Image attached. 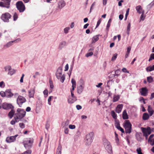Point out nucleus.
<instances>
[{
  "mask_svg": "<svg viewBox=\"0 0 154 154\" xmlns=\"http://www.w3.org/2000/svg\"><path fill=\"white\" fill-rule=\"evenodd\" d=\"M69 69V65L68 64H67L65 66V69L64 70L65 71H67Z\"/></svg>",
  "mask_w": 154,
  "mask_h": 154,
  "instance_id": "obj_63",
  "label": "nucleus"
},
{
  "mask_svg": "<svg viewBox=\"0 0 154 154\" xmlns=\"http://www.w3.org/2000/svg\"><path fill=\"white\" fill-rule=\"evenodd\" d=\"M16 7L20 12H23L25 9L24 5L22 1H18L16 4Z\"/></svg>",
  "mask_w": 154,
  "mask_h": 154,
  "instance_id": "obj_4",
  "label": "nucleus"
},
{
  "mask_svg": "<svg viewBox=\"0 0 154 154\" xmlns=\"http://www.w3.org/2000/svg\"><path fill=\"white\" fill-rule=\"evenodd\" d=\"M0 95H1L2 97H4L6 95V92H5L1 91L0 92Z\"/></svg>",
  "mask_w": 154,
  "mask_h": 154,
  "instance_id": "obj_47",
  "label": "nucleus"
},
{
  "mask_svg": "<svg viewBox=\"0 0 154 154\" xmlns=\"http://www.w3.org/2000/svg\"><path fill=\"white\" fill-rule=\"evenodd\" d=\"M64 132L66 134H68L69 132V129L67 128H64Z\"/></svg>",
  "mask_w": 154,
  "mask_h": 154,
  "instance_id": "obj_57",
  "label": "nucleus"
},
{
  "mask_svg": "<svg viewBox=\"0 0 154 154\" xmlns=\"http://www.w3.org/2000/svg\"><path fill=\"white\" fill-rule=\"evenodd\" d=\"M4 3L5 8H10V2L11 0H1Z\"/></svg>",
  "mask_w": 154,
  "mask_h": 154,
  "instance_id": "obj_15",
  "label": "nucleus"
},
{
  "mask_svg": "<svg viewBox=\"0 0 154 154\" xmlns=\"http://www.w3.org/2000/svg\"><path fill=\"white\" fill-rule=\"evenodd\" d=\"M102 21L101 18L98 21L97 23V25L96 28L100 24Z\"/></svg>",
  "mask_w": 154,
  "mask_h": 154,
  "instance_id": "obj_51",
  "label": "nucleus"
},
{
  "mask_svg": "<svg viewBox=\"0 0 154 154\" xmlns=\"http://www.w3.org/2000/svg\"><path fill=\"white\" fill-rule=\"evenodd\" d=\"M18 136V134H16L13 136L8 137L6 139V141L8 143H11L14 142L16 140V138Z\"/></svg>",
  "mask_w": 154,
  "mask_h": 154,
  "instance_id": "obj_9",
  "label": "nucleus"
},
{
  "mask_svg": "<svg viewBox=\"0 0 154 154\" xmlns=\"http://www.w3.org/2000/svg\"><path fill=\"white\" fill-rule=\"evenodd\" d=\"M131 48L130 47H129L127 48V51L125 55V58H128V57L129 55V54L130 51L131 50Z\"/></svg>",
  "mask_w": 154,
  "mask_h": 154,
  "instance_id": "obj_28",
  "label": "nucleus"
},
{
  "mask_svg": "<svg viewBox=\"0 0 154 154\" xmlns=\"http://www.w3.org/2000/svg\"><path fill=\"white\" fill-rule=\"evenodd\" d=\"M6 95L8 97H11L13 95V94L11 93V90H7L6 91Z\"/></svg>",
  "mask_w": 154,
  "mask_h": 154,
  "instance_id": "obj_21",
  "label": "nucleus"
},
{
  "mask_svg": "<svg viewBox=\"0 0 154 154\" xmlns=\"http://www.w3.org/2000/svg\"><path fill=\"white\" fill-rule=\"evenodd\" d=\"M65 75L64 74H63L60 78V81L61 82L63 83L65 79Z\"/></svg>",
  "mask_w": 154,
  "mask_h": 154,
  "instance_id": "obj_38",
  "label": "nucleus"
},
{
  "mask_svg": "<svg viewBox=\"0 0 154 154\" xmlns=\"http://www.w3.org/2000/svg\"><path fill=\"white\" fill-rule=\"evenodd\" d=\"M93 135L94 133L93 132H91L86 135L85 141L87 145H89L91 143L92 141Z\"/></svg>",
  "mask_w": 154,
  "mask_h": 154,
  "instance_id": "obj_5",
  "label": "nucleus"
},
{
  "mask_svg": "<svg viewBox=\"0 0 154 154\" xmlns=\"http://www.w3.org/2000/svg\"><path fill=\"white\" fill-rule=\"evenodd\" d=\"M65 5V3L63 0H60L58 3V7L60 9H61Z\"/></svg>",
  "mask_w": 154,
  "mask_h": 154,
  "instance_id": "obj_16",
  "label": "nucleus"
},
{
  "mask_svg": "<svg viewBox=\"0 0 154 154\" xmlns=\"http://www.w3.org/2000/svg\"><path fill=\"white\" fill-rule=\"evenodd\" d=\"M120 72V71L119 69L116 70L115 72V73L113 75V77H114L116 76H118L119 75Z\"/></svg>",
  "mask_w": 154,
  "mask_h": 154,
  "instance_id": "obj_31",
  "label": "nucleus"
},
{
  "mask_svg": "<svg viewBox=\"0 0 154 154\" xmlns=\"http://www.w3.org/2000/svg\"><path fill=\"white\" fill-rule=\"evenodd\" d=\"M99 39V37L97 36H95L94 37L93 39H92V43H95L96 41H97Z\"/></svg>",
  "mask_w": 154,
  "mask_h": 154,
  "instance_id": "obj_34",
  "label": "nucleus"
},
{
  "mask_svg": "<svg viewBox=\"0 0 154 154\" xmlns=\"http://www.w3.org/2000/svg\"><path fill=\"white\" fill-rule=\"evenodd\" d=\"M136 151L138 154H143L141 152V149L140 147L137 149Z\"/></svg>",
  "mask_w": 154,
  "mask_h": 154,
  "instance_id": "obj_44",
  "label": "nucleus"
},
{
  "mask_svg": "<svg viewBox=\"0 0 154 154\" xmlns=\"http://www.w3.org/2000/svg\"><path fill=\"white\" fill-rule=\"evenodd\" d=\"M111 23H107V24L106 27V29L107 31L109 30V28L110 26Z\"/></svg>",
  "mask_w": 154,
  "mask_h": 154,
  "instance_id": "obj_58",
  "label": "nucleus"
},
{
  "mask_svg": "<svg viewBox=\"0 0 154 154\" xmlns=\"http://www.w3.org/2000/svg\"><path fill=\"white\" fill-rule=\"evenodd\" d=\"M26 114V112L24 110L18 108L15 114L14 119L17 122H18L25 116Z\"/></svg>",
  "mask_w": 154,
  "mask_h": 154,
  "instance_id": "obj_1",
  "label": "nucleus"
},
{
  "mask_svg": "<svg viewBox=\"0 0 154 154\" xmlns=\"http://www.w3.org/2000/svg\"><path fill=\"white\" fill-rule=\"evenodd\" d=\"M0 6L5 8V6L4 4V3L3 2H0Z\"/></svg>",
  "mask_w": 154,
  "mask_h": 154,
  "instance_id": "obj_61",
  "label": "nucleus"
},
{
  "mask_svg": "<svg viewBox=\"0 0 154 154\" xmlns=\"http://www.w3.org/2000/svg\"><path fill=\"white\" fill-rule=\"evenodd\" d=\"M141 129L143 133V136L145 137L146 139H147L148 135L151 133L150 128L149 127H148L147 128L142 127Z\"/></svg>",
  "mask_w": 154,
  "mask_h": 154,
  "instance_id": "obj_7",
  "label": "nucleus"
},
{
  "mask_svg": "<svg viewBox=\"0 0 154 154\" xmlns=\"http://www.w3.org/2000/svg\"><path fill=\"white\" fill-rule=\"evenodd\" d=\"M15 111L14 109H11V111L9 112L8 116L10 119H11L14 115H15Z\"/></svg>",
  "mask_w": 154,
  "mask_h": 154,
  "instance_id": "obj_19",
  "label": "nucleus"
},
{
  "mask_svg": "<svg viewBox=\"0 0 154 154\" xmlns=\"http://www.w3.org/2000/svg\"><path fill=\"white\" fill-rule=\"evenodd\" d=\"M69 28L67 27L64 29V32L65 33H67L68 32V30L69 29Z\"/></svg>",
  "mask_w": 154,
  "mask_h": 154,
  "instance_id": "obj_55",
  "label": "nucleus"
},
{
  "mask_svg": "<svg viewBox=\"0 0 154 154\" xmlns=\"http://www.w3.org/2000/svg\"><path fill=\"white\" fill-rule=\"evenodd\" d=\"M105 148L109 153H110L112 152V148L110 144L106 146Z\"/></svg>",
  "mask_w": 154,
  "mask_h": 154,
  "instance_id": "obj_27",
  "label": "nucleus"
},
{
  "mask_svg": "<svg viewBox=\"0 0 154 154\" xmlns=\"http://www.w3.org/2000/svg\"><path fill=\"white\" fill-rule=\"evenodd\" d=\"M123 127L125 129V133L130 134L131 132L132 125L129 120H126L123 123Z\"/></svg>",
  "mask_w": 154,
  "mask_h": 154,
  "instance_id": "obj_3",
  "label": "nucleus"
},
{
  "mask_svg": "<svg viewBox=\"0 0 154 154\" xmlns=\"http://www.w3.org/2000/svg\"><path fill=\"white\" fill-rule=\"evenodd\" d=\"M29 97L30 98H33L35 93V88H33L31 89L28 91Z\"/></svg>",
  "mask_w": 154,
  "mask_h": 154,
  "instance_id": "obj_14",
  "label": "nucleus"
},
{
  "mask_svg": "<svg viewBox=\"0 0 154 154\" xmlns=\"http://www.w3.org/2000/svg\"><path fill=\"white\" fill-rule=\"evenodd\" d=\"M148 90L146 87L142 88L140 91V93L142 96H146L147 95L148 93Z\"/></svg>",
  "mask_w": 154,
  "mask_h": 154,
  "instance_id": "obj_12",
  "label": "nucleus"
},
{
  "mask_svg": "<svg viewBox=\"0 0 154 154\" xmlns=\"http://www.w3.org/2000/svg\"><path fill=\"white\" fill-rule=\"evenodd\" d=\"M123 105L122 104L118 105L116 109V111L118 113H119L122 111Z\"/></svg>",
  "mask_w": 154,
  "mask_h": 154,
  "instance_id": "obj_17",
  "label": "nucleus"
},
{
  "mask_svg": "<svg viewBox=\"0 0 154 154\" xmlns=\"http://www.w3.org/2000/svg\"><path fill=\"white\" fill-rule=\"evenodd\" d=\"M24 76V74H23L20 80V82L21 83H22L23 82V79Z\"/></svg>",
  "mask_w": 154,
  "mask_h": 154,
  "instance_id": "obj_62",
  "label": "nucleus"
},
{
  "mask_svg": "<svg viewBox=\"0 0 154 154\" xmlns=\"http://www.w3.org/2000/svg\"><path fill=\"white\" fill-rule=\"evenodd\" d=\"M119 98V96H115L113 98V101L115 102L118 101Z\"/></svg>",
  "mask_w": 154,
  "mask_h": 154,
  "instance_id": "obj_37",
  "label": "nucleus"
},
{
  "mask_svg": "<svg viewBox=\"0 0 154 154\" xmlns=\"http://www.w3.org/2000/svg\"><path fill=\"white\" fill-rule=\"evenodd\" d=\"M71 82L72 84V86H76V82L75 80L74 79H72Z\"/></svg>",
  "mask_w": 154,
  "mask_h": 154,
  "instance_id": "obj_49",
  "label": "nucleus"
},
{
  "mask_svg": "<svg viewBox=\"0 0 154 154\" xmlns=\"http://www.w3.org/2000/svg\"><path fill=\"white\" fill-rule=\"evenodd\" d=\"M20 127L22 128H25V125L22 123H20L19 124Z\"/></svg>",
  "mask_w": 154,
  "mask_h": 154,
  "instance_id": "obj_52",
  "label": "nucleus"
},
{
  "mask_svg": "<svg viewBox=\"0 0 154 154\" xmlns=\"http://www.w3.org/2000/svg\"><path fill=\"white\" fill-rule=\"evenodd\" d=\"M15 72V70L14 69H11L8 72V74L12 75Z\"/></svg>",
  "mask_w": 154,
  "mask_h": 154,
  "instance_id": "obj_33",
  "label": "nucleus"
},
{
  "mask_svg": "<svg viewBox=\"0 0 154 154\" xmlns=\"http://www.w3.org/2000/svg\"><path fill=\"white\" fill-rule=\"evenodd\" d=\"M14 17V21H16L18 18V15L16 13H15L13 16Z\"/></svg>",
  "mask_w": 154,
  "mask_h": 154,
  "instance_id": "obj_42",
  "label": "nucleus"
},
{
  "mask_svg": "<svg viewBox=\"0 0 154 154\" xmlns=\"http://www.w3.org/2000/svg\"><path fill=\"white\" fill-rule=\"evenodd\" d=\"M154 98V93H153L151 94V96L149 98L150 100H152Z\"/></svg>",
  "mask_w": 154,
  "mask_h": 154,
  "instance_id": "obj_64",
  "label": "nucleus"
},
{
  "mask_svg": "<svg viewBox=\"0 0 154 154\" xmlns=\"http://www.w3.org/2000/svg\"><path fill=\"white\" fill-rule=\"evenodd\" d=\"M109 144H110L109 142L106 140L105 139L103 140V144L104 145L105 147L109 145Z\"/></svg>",
  "mask_w": 154,
  "mask_h": 154,
  "instance_id": "obj_32",
  "label": "nucleus"
},
{
  "mask_svg": "<svg viewBox=\"0 0 154 154\" xmlns=\"http://www.w3.org/2000/svg\"><path fill=\"white\" fill-rule=\"evenodd\" d=\"M149 118V116L148 114L145 113L143 114V119L144 120H146L148 119Z\"/></svg>",
  "mask_w": 154,
  "mask_h": 154,
  "instance_id": "obj_30",
  "label": "nucleus"
},
{
  "mask_svg": "<svg viewBox=\"0 0 154 154\" xmlns=\"http://www.w3.org/2000/svg\"><path fill=\"white\" fill-rule=\"evenodd\" d=\"M20 41L21 39L20 38H18L16 40H14L13 41L7 43L6 45V46L8 47H9L12 45V44L14 42H20Z\"/></svg>",
  "mask_w": 154,
  "mask_h": 154,
  "instance_id": "obj_20",
  "label": "nucleus"
},
{
  "mask_svg": "<svg viewBox=\"0 0 154 154\" xmlns=\"http://www.w3.org/2000/svg\"><path fill=\"white\" fill-rule=\"evenodd\" d=\"M118 129L120 130V131H121L122 133H125V131L123 129V128H122V127H119V128H118Z\"/></svg>",
  "mask_w": 154,
  "mask_h": 154,
  "instance_id": "obj_60",
  "label": "nucleus"
},
{
  "mask_svg": "<svg viewBox=\"0 0 154 154\" xmlns=\"http://www.w3.org/2000/svg\"><path fill=\"white\" fill-rule=\"evenodd\" d=\"M66 42L63 41L61 42L59 46V48L60 49H61L64 47L66 46Z\"/></svg>",
  "mask_w": 154,
  "mask_h": 154,
  "instance_id": "obj_26",
  "label": "nucleus"
},
{
  "mask_svg": "<svg viewBox=\"0 0 154 154\" xmlns=\"http://www.w3.org/2000/svg\"><path fill=\"white\" fill-rule=\"evenodd\" d=\"M115 125L116 128L117 129L120 127V125L119 122V121H116Z\"/></svg>",
  "mask_w": 154,
  "mask_h": 154,
  "instance_id": "obj_39",
  "label": "nucleus"
},
{
  "mask_svg": "<svg viewBox=\"0 0 154 154\" xmlns=\"http://www.w3.org/2000/svg\"><path fill=\"white\" fill-rule=\"evenodd\" d=\"M26 100L23 97L19 95L17 99V103L19 106L21 107L23 103L26 102Z\"/></svg>",
  "mask_w": 154,
  "mask_h": 154,
  "instance_id": "obj_8",
  "label": "nucleus"
},
{
  "mask_svg": "<svg viewBox=\"0 0 154 154\" xmlns=\"http://www.w3.org/2000/svg\"><path fill=\"white\" fill-rule=\"evenodd\" d=\"M147 81L149 83H151L153 81V79L152 77L151 76H150L149 77H148L147 78Z\"/></svg>",
  "mask_w": 154,
  "mask_h": 154,
  "instance_id": "obj_35",
  "label": "nucleus"
},
{
  "mask_svg": "<svg viewBox=\"0 0 154 154\" xmlns=\"http://www.w3.org/2000/svg\"><path fill=\"white\" fill-rule=\"evenodd\" d=\"M53 97L52 96H51L49 97V98L48 99V104L50 105H51V100L52 98Z\"/></svg>",
  "mask_w": 154,
  "mask_h": 154,
  "instance_id": "obj_43",
  "label": "nucleus"
},
{
  "mask_svg": "<svg viewBox=\"0 0 154 154\" xmlns=\"http://www.w3.org/2000/svg\"><path fill=\"white\" fill-rule=\"evenodd\" d=\"M62 150V146L60 145L58 146L56 154H61Z\"/></svg>",
  "mask_w": 154,
  "mask_h": 154,
  "instance_id": "obj_25",
  "label": "nucleus"
},
{
  "mask_svg": "<svg viewBox=\"0 0 154 154\" xmlns=\"http://www.w3.org/2000/svg\"><path fill=\"white\" fill-rule=\"evenodd\" d=\"M93 54V52H91L86 54L85 56L87 57H88L89 56L92 55Z\"/></svg>",
  "mask_w": 154,
  "mask_h": 154,
  "instance_id": "obj_48",
  "label": "nucleus"
},
{
  "mask_svg": "<svg viewBox=\"0 0 154 154\" xmlns=\"http://www.w3.org/2000/svg\"><path fill=\"white\" fill-rule=\"evenodd\" d=\"M49 83L50 88L51 89H53L54 88V86L52 81L51 79H49Z\"/></svg>",
  "mask_w": 154,
  "mask_h": 154,
  "instance_id": "obj_36",
  "label": "nucleus"
},
{
  "mask_svg": "<svg viewBox=\"0 0 154 154\" xmlns=\"http://www.w3.org/2000/svg\"><path fill=\"white\" fill-rule=\"evenodd\" d=\"M5 86L4 83L3 81L0 82V87L1 88H3Z\"/></svg>",
  "mask_w": 154,
  "mask_h": 154,
  "instance_id": "obj_59",
  "label": "nucleus"
},
{
  "mask_svg": "<svg viewBox=\"0 0 154 154\" xmlns=\"http://www.w3.org/2000/svg\"><path fill=\"white\" fill-rule=\"evenodd\" d=\"M11 69V66H8L5 67V69L6 71H9Z\"/></svg>",
  "mask_w": 154,
  "mask_h": 154,
  "instance_id": "obj_46",
  "label": "nucleus"
},
{
  "mask_svg": "<svg viewBox=\"0 0 154 154\" xmlns=\"http://www.w3.org/2000/svg\"><path fill=\"white\" fill-rule=\"evenodd\" d=\"M33 140L32 138H26L25 139L23 144L26 149H29L31 148Z\"/></svg>",
  "mask_w": 154,
  "mask_h": 154,
  "instance_id": "obj_2",
  "label": "nucleus"
},
{
  "mask_svg": "<svg viewBox=\"0 0 154 154\" xmlns=\"http://www.w3.org/2000/svg\"><path fill=\"white\" fill-rule=\"evenodd\" d=\"M11 17V15L9 13L6 12L2 14L1 18L4 22H8Z\"/></svg>",
  "mask_w": 154,
  "mask_h": 154,
  "instance_id": "obj_6",
  "label": "nucleus"
},
{
  "mask_svg": "<svg viewBox=\"0 0 154 154\" xmlns=\"http://www.w3.org/2000/svg\"><path fill=\"white\" fill-rule=\"evenodd\" d=\"M80 82L81 83L78 85L77 87V92L79 94H81L82 92L84 87L83 81L82 80H81Z\"/></svg>",
  "mask_w": 154,
  "mask_h": 154,
  "instance_id": "obj_10",
  "label": "nucleus"
},
{
  "mask_svg": "<svg viewBox=\"0 0 154 154\" xmlns=\"http://www.w3.org/2000/svg\"><path fill=\"white\" fill-rule=\"evenodd\" d=\"M117 56V54L116 53L115 54L113 55L111 59V60L113 61L115 60Z\"/></svg>",
  "mask_w": 154,
  "mask_h": 154,
  "instance_id": "obj_40",
  "label": "nucleus"
},
{
  "mask_svg": "<svg viewBox=\"0 0 154 154\" xmlns=\"http://www.w3.org/2000/svg\"><path fill=\"white\" fill-rule=\"evenodd\" d=\"M111 115L112 117L115 119H116L117 118V115L115 113V112L112 110L111 111Z\"/></svg>",
  "mask_w": 154,
  "mask_h": 154,
  "instance_id": "obj_29",
  "label": "nucleus"
},
{
  "mask_svg": "<svg viewBox=\"0 0 154 154\" xmlns=\"http://www.w3.org/2000/svg\"><path fill=\"white\" fill-rule=\"evenodd\" d=\"M146 69L147 72H151L154 70V65L152 66H150L147 67Z\"/></svg>",
  "mask_w": 154,
  "mask_h": 154,
  "instance_id": "obj_23",
  "label": "nucleus"
},
{
  "mask_svg": "<svg viewBox=\"0 0 154 154\" xmlns=\"http://www.w3.org/2000/svg\"><path fill=\"white\" fill-rule=\"evenodd\" d=\"M56 76L58 79H60L62 76V69L61 68L59 67L58 68L56 73Z\"/></svg>",
  "mask_w": 154,
  "mask_h": 154,
  "instance_id": "obj_13",
  "label": "nucleus"
},
{
  "mask_svg": "<svg viewBox=\"0 0 154 154\" xmlns=\"http://www.w3.org/2000/svg\"><path fill=\"white\" fill-rule=\"evenodd\" d=\"M136 10L137 12L140 14H141L143 12H144V11L142 7L140 5H138L136 7Z\"/></svg>",
  "mask_w": 154,
  "mask_h": 154,
  "instance_id": "obj_18",
  "label": "nucleus"
},
{
  "mask_svg": "<svg viewBox=\"0 0 154 154\" xmlns=\"http://www.w3.org/2000/svg\"><path fill=\"white\" fill-rule=\"evenodd\" d=\"M153 137L154 135L153 134L151 135L149 138V139L148 140V141L152 142V140H151V139Z\"/></svg>",
  "mask_w": 154,
  "mask_h": 154,
  "instance_id": "obj_56",
  "label": "nucleus"
},
{
  "mask_svg": "<svg viewBox=\"0 0 154 154\" xmlns=\"http://www.w3.org/2000/svg\"><path fill=\"white\" fill-rule=\"evenodd\" d=\"M122 118L124 119H127L128 118V116L125 110L123 112Z\"/></svg>",
  "mask_w": 154,
  "mask_h": 154,
  "instance_id": "obj_22",
  "label": "nucleus"
},
{
  "mask_svg": "<svg viewBox=\"0 0 154 154\" xmlns=\"http://www.w3.org/2000/svg\"><path fill=\"white\" fill-rule=\"evenodd\" d=\"M48 91L47 90L45 89L43 91L45 97H47L48 96Z\"/></svg>",
  "mask_w": 154,
  "mask_h": 154,
  "instance_id": "obj_45",
  "label": "nucleus"
},
{
  "mask_svg": "<svg viewBox=\"0 0 154 154\" xmlns=\"http://www.w3.org/2000/svg\"><path fill=\"white\" fill-rule=\"evenodd\" d=\"M2 108L5 109H14V106L11 104L7 103H4L2 105Z\"/></svg>",
  "mask_w": 154,
  "mask_h": 154,
  "instance_id": "obj_11",
  "label": "nucleus"
},
{
  "mask_svg": "<svg viewBox=\"0 0 154 154\" xmlns=\"http://www.w3.org/2000/svg\"><path fill=\"white\" fill-rule=\"evenodd\" d=\"M122 71L124 72L129 73V71H128L125 68H123L122 69Z\"/></svg>",
  "mask_w": 154,
  "mask_h": 154,
  "instance_id": "obj_54",
  "label": "nucleus"
},
{
  "mask_svg": "<svg viewBox=\"0 0 154 154\" xmlns=\"http://www.w3.org/2000/svg\"><path fill=\"white\" fill-rule=\"evenodd\" d=\"M69 127V128L71 129H74L75 128V126L74 125H70Z\"/></svg>",
  "mask_w": 154,
  "mask_h": 154,
  "instance_id": "obj_53",
  "label": "nucleus"
},
{
  "mask_svg": "<svg viewBox=\"0 0 154 154\" xmlns=\"http://www.w3.org/2000/svg\"><path fill=\"white\" fill-rule=\"evenodd\" d=\"M148 111L150 116H151L153 114L154 112L150 106H148Z\"/></svg>",
  "mask_w": 154,
  "mask_h": 154,
  "instance_id": "obj_24",
  "label": "nucleus"
},
{
  "mask_svg": "<svg viewBox=\"0 0 154 154\" xmlns=\"http://www.w3.org/2000/svg\"><path fill=\"white\" fill-rule=\"evenodd\" d=\"M131 28V23H129L128 25L127 26V33L128 34H129V32Z\"/></svg>",
  "mask_w": 154,
  "mask_h": 154,
  "instance_id": "obj_41",
  "label": "nucleus"
},
{
  "mask_svg": "<svg viewBox=\"0 0 154 154\" xmlns=\"http://www.w3.org/2000/svg\"><path fill=\"white\" fill-rule=\"evenodd\" d=\"M144 12H143L141 13L142 14L140 17V19L143 20L145 19V17L144 16Z\"/></svg>",
  "mask_w": 154,
  "mask_h": 154,
  "instance_id": "obj_50",
  "label": "nucleus"
}]
</instances>
